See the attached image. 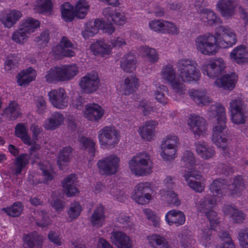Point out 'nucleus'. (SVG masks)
Segmentation results:
<instances>
[{"label":"nucleus","instance_id":"1","mask_svg":"<svg viewBox=\"0 0 248 248\" xmlns=\"http://www.w3.org/2000/svg\"><path fill=\"white\" fill-rule=\"evenodd\" d=\"M197 63L191 59L183 58L177 62V77L173 66L170 64L163 66L160 75L163 80L168 82L173 90V98L179 99L185 93L186 88L183 82L197 81L200 79L201 73L197 68Z\"/></svg>","mask_w":248,"mask_h":248},{"label":"nucleus","instance_id":"2","mask_svg":"<svg viewBox=\"0 0 248 248\" xmlns=\"http://www.w3.org/2000/svg\"><path fill=\"white\" fill-rule=\"evenodd\" d=\"M221 33H205L198 35L194 40V46L200 54L214 56L220 48L232 47L237 42V35L231 28L221 26L217 28Z\"/></svg>","mask_w":248,"mask_h":248},{"label":"nucleus","instance_id":"3","mask_svg":"<svg viewBox=\"0 0 248 248\" xmlns=\"http://www.w3.org/2000/svg\"><path fill=\"white\" fill-rule=\"evenodd\" d=\"M209 113L210 117H217V124L213 128L212 141L218 148L225 150L228 147L229 140L225 108L221 104L216 103L212 105Z\"/></svg>","mask_w":248,"mask_h":248},{"label":"nucleus","instance_id":"4","mask_svg":"<svg viewBox=\"0 0 248 248\" xmlns=\"http://www.w3.org/2000/svg\"><path fill=\"white\" fill-rule=\"evenodd\" d=\"M245 188L242 177L240 176L234 178L232 184L228 186L224 180L221 179L214 180L209 186V190L212 193L211 196L215 199V197H221L227 194L239 196Z\"/></svg>","mask_w":248,"mask_h":248},{"label":"nucleus","instance_id":"5","mask_svg":"<svg viewBox=\"0 0 248 248\" xmlns=\"http://www.w3.org/2000/svg\"><path fill=\"white\" fill-rule=\"evenodd\" d=\"M78 72V67L75 64L56 66L46 71L45 78L50 83L68 81L73 79Z\"/></svg>","mask_w":248,"mask_h":248},{"label":"nucleus","instance_id":"6","mask_svg":"<svg viewBox=\"0 0 248 248\" xmlns=\"http://www.w3.org/2000/svg\"><path fill=\"white\" fill-rule=\"evenodd\" d=\"M131 172L137 176H145L151 174L153 168V163L150 155L140 152L133 156L128 162Z\"/></svg>","mask_w":248,"mask_h":248},{"label":"nucleus","instance_id":"7","mask_svg":"<svg viewBox=\"0 0 248 248\" xmlns=\"http://www.w3.org/2000/svg\"><path fill=\"white\" fill-rule=\"evenodd\" d=\"M216 203V199L210 194L206 195L202 198L197 199L196 201L197 208L200 211L205 213L213 229H215V227L220 222L217 212L213 210Z\"/></svg>","mask_w":248,"mask_h":248},{"label":"nucleus","instance_id":"8","mask_svg":"<svg viewBox=\"0 0 248 248\" xmlns=\"http://www.w3.org/2000/svg\"><path fill=\"white\" fill-rule=\"evenodd\" d=\"M179 139L174 134H170L163 139L160 145V156L165 161L173 160L177 156Z\"/></svg>","mask_w":248,"mask_h":248},{"label":"nucleus","instance_id":"9","mask_svg":"<svg viewBox=\"0 0 248 248\" xmlns=\"http://www.w3.org/2000/svg\"><path fill=\"white\" fill-rule=\"evenodd\" d=\"M99 30L108 34H111L115 31L114 27L109 21L106 22L103 19H97L93 22L89 21L86 24L82 34L85 39H87L93 36Z\"/></svg>","mask_w":248,"mask_h":248},{"label":"nucleus","instance_id":"10","mask_svg":"<svg viewBox=\"0 0 248 248\" xmlns=\"http://www.w3.org/2000/svg\"><path fill=\"white\" fill-rule=\"evenodd\" d=\"M120 139L119 132L114 126H107L98 133V140L101 148H113L117 145Z\"/></svg>","mask_w":248,"mask_h":248},{"label":"nucleus","instance_id":"11","mask_svg":"<svg viewBox=\"0 0 248 248\" xmlns=\"http://www.w3.org/2000/svg\"><path fill=\"white\" fill-rule=\"evenodd\" d=\"M120 164V158L116 155L112 154L99 160L97 166L101 174L111 175L119 171Z\"/></svg>","mask_w":248,"mask_h":248},{"label":"nucleus","instance_id":"12","mask_svg":"<svg viewBox=\"0 0 248 248\" xmlns=\"http://www.w3.org/2000/svg\"><path fill=\"white\" fill-rule=\"evenodd\" d=\"M152 190L151 183L149 182L139 183L134 187L132 198L139 204L142 205L148 204L153 199V196L150 193Z\"/></svg>","mask_w":248,"mask_h":248},{"label":"nucleus","instance_id":"13","mask_svg":"<svg viewBox=\"0 0 248 248\" xmlns=\"http://www.w3.org/2000/svg\"><path fill=\"white\" fill-rule=\"evenodd\" d=\"M74 44L69 38L65 36L61 37L59 43L52 48L51 53L57 60L62 59L65 57H72L76 53L73 49Z\"/></svg>","mask_w":248,"mask_h":248},{"label":"nucleus","instance_id":"14","mask_svg":"<svg viewBox=\"0 0 248 248\" xmlns=\"http://www.w3.org/2000/svg\"><path fill=\"white\" fill-rule=\"evenodd\" d=\"M225 67L226 64L223 59L217 58L206 61L201 65V70L204 75L214 78L220 75Z\"/></svg>","mask_w":248,"mask_h":248},{"label":"nucleus","instance_id":"15","mask_svg":"<svg viewBox=\"0 0 248 248\" xmlns=\"http://www.w3.org/2000/svg\"><path fill=\"white\" fill-rule=\"evenodd\" d=\"M183 177L187 186L192 190L201 193L205 187L206 179L200 171H186Z\"/></svg>","mask_w":248,"mask_h":248},{"label":"nucleus","instance_id":"16","mask_svg":"<svg viewBox=\"0 0 248 248\" xmlns=\"http://www.w3.org/2000/svg\"><path fill=\"white\" fill-rule=\"evenodd\" d=\"M79 86L82 93L91 94L96 92L100 86V80L97 72L88 73L80 80Z\"/></svg>","mask_w":248,"mask_h":248},{"label":"nucleus","instance_id":"17","mask_svg":"<svg viewBox=\"0 0 248 248\" xmlns=\"http://www.w3.org/2000/svg\"><path fill=\"white\" fill-rule=\"evenodd\" d=\"M48 96L51 105L56 108L63 109L68 106L69 97L62 88L51 90L48 92Z\"/></svg>","mask_w":248,"mask_h":248},{"label":"nucleus","instance_id":"18","mask_svg":"<svg viewBox=\"0 0 248 248\" xmlns=\"http://www.w3.org/2000/svg\"><path fill=\"white\" fill-rule=\"evenodd\" d=\"M187 124L194 135L200 136L205 134L207 128L206 121L203 117L196 114L190 115Z\"/></svg>","mask_w":248,"mask_h":248},{"label":"nucleus","instance_id":"19","mask_svg":"<svg viewBox=\"0 0 248 248\" xmlns=\"http://www.w3.org/2000/svg\"><path fill=\"white\" fill-rule=\"evenodd\" d=\"M82 113L83 117L87 120L97 122L103 117L105 110L97 104L88 103L85 105Z\"/></svg>","mask_w":248,"mask_h":248},{"label":"nucleus","instance_id":"20","mask_svg":"<svg viewBox=\"0 0 248 248\" xmlns=\"http://www.w3.org/2000/svg\"><path fill=\"white\" fill-rule=\"evenodd\" d=\"M158 124L157 121L152 120L144 122L138 129L140 137L146 141L153 140L155 137V130Z\"/></svg>","mask_w":248,"mask_h":248},{"label":"nucleus","instance_id":"21","mask_svg":"<svg viewBox=\"0 0 248 248\" xmlns=\"http://www.w3.org/2000/svg\"><path fill=\"white\" fill-rule=\"evenodd\" d=\"M237 5V0H218L216 8L222 16L229 18L235 15Z\"/></svg>","mask_w":248,"mask_h":248},{"label":"nucleus","instance_id":"22","mask_svg":"<svg viewBox=\"0 0 248 248\" xmlns=\"http://www.w3.org/2000/svg\"><path fill=\"white\" fill-rule=\"evenodd\" d=\"M90 49L94 55L103 58H108L112 53L111 46L105 39L96 41L91 45Z\"/></svg>","mask_w":248,"mask_h":248},{"label":"nucleus","instance_id":"23","mask_svg":"<svg viewBox=\"0 0 248 248\" xmlns=\"http://www.w3.org/2000/svg\"><path fill=\"white\" fill-rule=\"evenodd\" d=\"M111 242L117 248H132L133 241L124 232L121 231H113L111 233Z\"/></svg>","mask_w":248,"mask_h":248},{"label":"nucleus","instance_id":"24","mask_svg":"<svg viewBox=\"0 0 248 248\" xmlns=\"http://www.w3.org/2000/svg\"><path fill=\"white\" fill-rule=\"evenodd\" d=\"M22 16L21 12L13 10L4 11L1 12L0 21L5 27L10 28Z\"/></svg>","mask_w":248,"mask_h":248},{"label":"nucleus","instance_id":"25","mask_svg":"<svg viewBox=\"0 0 248 248\" xmlns=\"http://www.w3.org/2000/svg\"><path fill=\"white\" fill-rule=\"evenodd\" d=\"M232 61L238 64L248 63V48L244 45L233 48L229 55Z\"/></svg>","mask_w":248,"mask_h":248},{"label":"nucleus","instance_id":"26","mask_svg":"<svg viewBox=\"0 0 248 248\" xmlns=\"http://www.w3.org/2000/svg\"><path fill=\"white\" fill-rule=\"evenodd\" d=\"M40 147V145L35 144L31 148L30 150V155L26 154H22L16 158L15 169L16 174L18 175L21 173L23 169L29 163L30 156L33 155L34 152L39 150Z\"/></svg>","mask_w":248,"mask_h":248},{"label":"nucleus","instance_id":"27","mask_svg":"<svg viewBox=\"0 0 248 248\" xmlns=\"http://www.w3.org/2000/svg\"><path fill=\"white\" fill-rule=\"evenodd\" d=\"M198 15L200 20L208 25L213 26L221 23L220 17L211 9L202 8L198 12Z\"/></svg>","mask_w":248,"mask_h":248},{"label":"nucleus","instance_id":"28","mask_svg":"<svg viewBox=\"0 0 248 248\" xmlns=\"http://www.w3.org/2000/svg\"><path fill=\"white\" fill-rule=\"evenodd\" d=\"M23 240L24 248H42L44 241L43 237L36 232L24 234Z\"/></svg>","mask_w":248,"mask_h":248},{"label":"nucleus","instance_id":"29","mask_svg":"<svg viewBox=\"0 0 248 248\" xmlns=\"http://www.w3.org/2000/svg\"><path fill=\"white\" fill-rule=\"evenodd\" d=\"M65 120L63 115L60 112H54L44 122L43 127L45 129L54 130L62 125Z\"/></svg>","mask_w":248,"mask_h":248},{"label":"nucleus","instance_id":"30","mask_svg":"<svg viewBox=\"0 0 248 248\" xmlns=\"http://www.w3.org/2000/svg\"><path fill=\"white\" fill-rule=\"evenodd\" d=\"M165 220L170 226L174 224L176 226H179L185 224L186 216L180 210H171L166 214Z\"/></svg>","mask_w":248,"mask_h":248},{"label":"nucleus","instance_id":"31","mask_svg":"<svg viewBox=\"0 0 248 248\" xmlns=\"http://www.w3.org/2000/svg\"><path fill=\"white\" fill-rule=\"evenodd\" d=\"M140 86V81L136 76L132 75L124 78L121 85L122 91L125 95L136 92Z\"/></svg>","mask_w":248,"mask_h":248},{"label":"nucleus","instance_id":"32","mask_svg":"<svg viewBox=\"0 0 248 248\" xmlns=\"http://www.w3.org/2000/svg\"><path fill=\"white\" fill-rule=\"evenodd\" d=\"M195 146L197 155L203 159L212 158L216 154L214 147L209 146L204 141H198L195 142Z\"/></svg>","mask_w":248,"mask_h":248},{"label":"nucleus","instance_id":"33","mask_svg":"<svg viewBox=\"0 0 248 248\" xmlns=\"http://www.w3.org/2000/svg\"><path fill=\"white\" fill-rule=\"evenodd\" d=\"M36 71L31 67H29L20 71L16 76L18 85L25 86L35 79Z\"/></svg>","mask_w":248,"mask_h":248},{"label":"nucleus","instance_id":"34","mask_svg":"<svg viewBox=\"0 0 248 248\" xmlns=\"http://www.w3.org/2000/svg\"><path fill=\"white\" fill-rule=\"evenodd\" d=\"M62 187L65 194L71 197L78 193L77 187V178L74 174H70L65 178L62 182Z\"/></svg>","mask_w":248,"mask_h":248},{"label":"nucleus","instance_id":"35","mask_svg":"<svg viewBox=\"0 0 248 248\" xmlns=\"http://www.w3.org/2000/svg\"><path fill=\"white\" fill-rule=\"evenodd\" d=\"M103 14L108 20H111L115 24L119 25L124 24L127 20L124 13L114 11L110 7L104 9Z\"/></svg>","mask_w":248,"mask_h":248},{"label":"nucleus","instance_id":"36","mask_svg":"<svg viewBox=\"0 0 248 248\" xmlns=\"http://www.w3.org/2000/svg\"><path fill=\"white\" fill-rule=\"evenodd\" d=\"M237 79V76L235 73L226 74L216 80L215 84L218 87L232 90L234 88Z\"/></svg>","mask_w":248,"mask_h":248},{"label":"nucleus","instance_id":"37","mask_svg":"<svg viewBox=\"0 0 248 248\" xmlns=\"http://www.w3.org/2000/svg\"><path fill=\"white\" fill-rule=\"evenodd\" d=\"M120 62L121 68L126 72H132L137 67V61L132 53H128L124 55Z\"/></svg>","mask_w":248,"mask_h":248},{"label":"nucleus","instance_id":"38","mask_svg":"<svg viewBox=\"0 0 248 248\" xmlns=\"http://www.w3.org/2000/svg\"><path fill=\"white\" fill-rule=\"evenodd\" d=\"M105 219L104 207L102 205H99L93 210L90 217V222L93 227L99 228L102 227Z\"/></svg>","mask_w":248,"mask_h":248},{"label":"nucleus","instance_id":"39","mask_svg":"<svg viewBox=\"0 0 248 248\" xmlns=\"http://www.w3.org/2000/svg\"><path fill=\"white\" fill-rule=\"evenodd\" d=\"M223 211L226 215H229L232 221L235 223L243 222L246 216L241 210L231 205L225 206Z\"/></svg>","mask_w":248,"mask_h":248},{"label":"nucleus","instance_id":"40","mask_svg":"<svg viewBox=\"0 0 248 248\" xmlns=\"http://www.w3.org/2000/svg\"><path fill=\"white\" fill-rule=\"evenodd\" d=\"M189 95L193 100L198 105H207L212 101L211 99L204 91L191 90L189 92Z\"/></svg>","mask_w":248,"mask_h":248},{"label":"nucleus","instance_id":"41","mask_svg":"<svg viewBox=\"0 0 248 248\" xmlns=\"http://www.w3.org/2000/svg\"><path fill=\"white\" fill-rule=\"evenodd\" d=\"M139 53L143 57H146L149 62L153 64L158 62L159 57L156 50L147 46H141Z\"/></svg>","mask_w":248,"mask_h":248},{"label":"nucleus","instance_id":"42","mask_svg":"<svg viewBox=\"0 0 248 248\" xmlns=\"http://www.w3.org/2000/svg\"><path fill=\"white\" fill-rule=\"evenodd\" d=\"M53 3L51 0H36L33 6L35 12L38 14L50 13L52 12Z\"/></svg>","mask_w":248,"mask_h":248},{"label":"nucleus","instance_id":"43","mask_svg":"<svg viewBox=\"0 0 248 248\" xmlns=\"http://www.w3.org/2000/svg\"><path fill=\"white\" fill-rule=\"evenodd\" d=\"M40 26V22L32 17H28L22 20L19 27L31 35Z\"/></svg>","mask_w":248,"mask_h":248},{"label":"nucleus","instance_id":"44","mask_svg":"<svg viewBox=\"0 0 248 248\" xmlns=\"http://www.w3.org/2000/svg\"><path fill=\"white\" fill-rule=\"evenodd\" d=\"M72 148L67 146L62 149L58 156V165L60 169L62 170L63 167L70 161L72 157Z\"/></svg>","mask_w":248,"mask_h":248},{"label":"nucleus","instance_id":"45","mask_svg":"<svg viewBox=\"0 0 248 248\" xmlns=\"http://www.w3.org/2000/svg\"><path fill=\"white\" fill-rule=\"evenodd\" d=\"M4 114L10 120H15L21 115V112L17 103L15 101H12L5 108Z\"/></svg>","mask_w":248,"mask_h":248},{"label":"nucleus","instance_id":"46","mask_svg":"<svg viewBox=\"0 0 248 248\" xmlns=\"http://www.w3.org/2000/svg\"><path fill=\"white\" fill-rule=\"evenodd\" d=\"M182 161L186 171L195 170L196 159L194 154L190 151H186L183 154Z\"/></svg>","mask_w":248,"mask_h":248},{"label":"nucleus","instance_id":"47","mask_svg":"<svg viewBox=\"0 0 248 248\" xmlns=\"http://www.w3.org/2000/svg\"><path fill=\"white\" fill-rule=\"evenodd\" d=\"M62 18L66 22L72 21L76 17L75 8L69 2H65L61 5Z\"/></svg>","mask_w":248,"mask_h":248},{"label":"nucleus","instance_id":"48","mask_svg":"<svg viewBox=\"0 0 248 248\" xmlns=\"http://www.w3.org/2000/svg\"><path fill=\"white\" fill-rule=\"evenodd\" d=\"M16 135L20 138L23 143L28 145L32 144L30 137L28 134V129L24 124H18L16 127Z\"/></svg>","mask_w":248,"mask_h":248},{"label":"nucleus","instance_id":"49","mask_svg":"<svg viewBox=\"0 0 248 248\" xmlns=\"http://www.w3.org/2000/svg\"><path fill=\"white\" fill-rule=\"evenodd\" d=\"M160 194L163 200H166L174 206H178L181 203L177 195L171 190H165L163 188L160 190Z\"/></svg>","mask_w":248,"mask_h":248},{"label":"nucleus","instance_id":"50","mask_svg":"<svg viewBox=\"0 0 248 248\" xmlns=\"http://www.w3.org/2000/svg\"><path fill=\"white\" fill-rule=\"evenodd\" d=\"M30 36L28 32L19 26L18 29L12 34V39L18 44L23 45L27 41Z\"/></svg>","mask_w":248,"mask_h":248},{"label":"nucleus","instance_id":"51","mask_svg":"<svg viewBox=\"0 0 248 248\" xmlns=\"http://www.w3.org/2000/svg\"><path fill=\"white\" fill-rule=\"evenodd\" d=\"M89 9V5L86 0H79L76 3L75 11L76 17L83 18Z\"/></svg>","mask_w":248,"mask_h":248},{"label":"nucleus","instance_id":"52","mask_svg":"<svg viewBox=\"0 0 248 248\" xmlns=\"http://www.w3.org/2000/svg\"><path fill=\"white\" fill-rule=\"evenodd\" d=\"M79 142L82 148L87 150L90 156L93 158L95 155V143L91 139L82 137L79 139Z\"/></svg>","mask_w":248,"mask_h":248},{"label":"nucleus","instance_id":"53","mask_svg":"<svg viewBox=\"0 0 248 248\" xmlns=\"http://www.w3.org/2000/svg\"><path fill=\"white\" fill-rule=\"evenodd\" d=\"M219 236L222 244L218 246L217 248H235V245L228 232H221L219 233Z\"/></svg>","mask_w":248,"mask_h":248},{"label":"nucleus","instance_id":"54","mask_svg":"<svg viewBox=\"0 0 248 248\" xmlns=\"http://www.w3.org/2000/svg\"><path fill=\"white\" fill-rule=\"evenodd\" d=\"M247 111L231 112V120L235 124H243L247 120Z\"/></svg>","mask_w":248,"mask_h":248},{"label":"nucleus","instance_id":"55","mask_svg":"<svg viewBox=\"0 0 248 248\" xmlns=\"http://www.w3.org/2000/svg\"><path fill=\"white\" fill-rule=\"evenodd\" d=\"M229 110L230 112L246 111V105L240 98L233 99L230 102Z\"/></svg>","mask_w":248,"mask_h":248},{"label":"nucleus","instance_id":"56","mask_svg":"<svg viewBox=\"0 0 248 248\" xmlns=\"http://www.w3.org/2000/svg\"><path fill=\"white\" fill-rule=\"evenodd\" d=\"M167 92H168V88L166 86L161 85L157 87L155 93L156 100L163 105L168 103V99L163 93Z\"/></svg>","mask_w":248,"mask_h":248},{"label":"nucleus","instance_id":"57","mask_svg":"<svg viewBox=\"0 0 248 248\" xmlns=\"http://www.w3.org/2000/svg\"><path fill=\"white\" fill-rule=\"evenodd\" d=\"M8 215L12 217H17L20 215L22 211V206L21 202H16L11 207L2 209Z\"/></svg>","mask_w":248,"mask_h":248},{"label":"nucleus","instance_id":"58","mask_svg":"<svg viewBox=\"0 0 248 248\" xmlns=\"http://www.w3.org/2000/svg\"><path fill=\"white\" fill-rule=\"evenodd\" d=\"M211 230L208 228L202 230L199 235L200 243L205 247L208 246L211 241Z\"/></svg>","mask_w":248,"mask_h":248},{"label":"nucleus","instance_id":"59","mask_svg":"<svg viewBox=\"0 0 248 248\" xmlns=\"http://www.w3.org/2000/svg\"><path fill=\"white\" fill-rule=\"evenodd\" d=\"M82 210V207L78 202L72 203L68 211L69 217L71 220L77 218L80 215Z\"/></svg>","mask_w":248,"mask_h":248},{"label":"nucleus","instance_id":"60","mask_svg":"<svg viewBox=\"0 0 248 248\" xmlns=\"http://www.w3.org/2000/svg\"><path fill=\"white\" fill-rule=\"evenodd\" d=\"M40 170L42 171L43 176L44 177V182H46L48 181L51 180L53 178V171L51 166L46 163V165L39 164Z\"/></svg>","mask_w":248,"mask_h":248},{"label":"nucleus","instance_id":"61","mask_svg":"<svg viewBox=\"0 0 248 248\" xmlns=\"http://www.w3.org/2000/svg\"><path fill=\"white\" fill-rule=\"evenodd\" d=\"M165 20L160 19H154L149 22V28L157 33H162L164 25Z\"/></svg>","mask_w":248,"mask_h":248},{"label":"nucleus","instance_id":"62","mask_svg":"<svg viewBox=\"0 0 248 248\" xmlns=\"http://www.w3.org/2000/svg\"><path fill=\"white\" fill-rule=\"evenodd\" d=\"M179 32V29L174 23L165 21L162 34L177 35Z\"/></svg>","mask_w":248,"mask_h":248},{"label":"nucleus","instance_id":"63","mask_svg":"<svg viewBox=\"0 0 248 248\" xmlns=\"http://www.w3.org/2000/svg\"><path fill=\"white\" fill-rule=\"evenodd\" d=\"M38 218L36 220V224L41 227H45L50 224L47 213L45 211H41L39 213Z\"/></svg>","mask_w":248,"mask_h":248},{"label":"nucleus","instance_id":"64","mask_svg":"<svg viewBox=\"0 0 248 248\" xmlns=\"http://www.w3.org/2000/svg\"><path fill=\"white\" fill-rule=\"evenodd\" d=\"M238 239L242 248H248V227L240 230Z\"/></svg>","mask_w":248,"mask_h":248}]
</instances>
